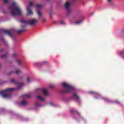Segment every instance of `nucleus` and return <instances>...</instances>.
Segmentation results:
<instances>
[{
  "label": "nucleus",
  "mask_w": 124,
  "mask_h": 124,
  "mask_svg": "<svg viewBox=\"0 0 124 124\" xmlns=\"http://www.w3.org/2000/svg\"><path fill=\"white\" fill-rule=\"evenodd\" d=\"M73 97H74V98L77 99V100H78V102L80 101V98L76 93L73 94Z\"/></svg>",
  "instance_id": "nucleus-11"
},
{
  "label": "nucleus",
  "mask_w": 124,
  "mask_h": 124,
  "mask_svg": "<svg viewBox=\"0 0 124 124\" xmlns=\"http://www.w3.org/2000/svg\"><path fill=\"white\" fill-rule=\"evenodd\" d=\"M51 106H55V104L52 103L51 104Z\"/></svg>",
  "instance_id": "nucleus-29"
},
{
  "label": "nucleus",
  "mask_w": 124,
  "mask_h": 124,
  "mask_svg": "<svg viewBox=\"0 0 124 124\" xmlns=\"http://www.w3.org/2000/svg\"><path fill=\"white\" fill-rule=\"evenodd\" d=\"M71 111H72H72H73V109H72V110H71Z\"/></svg>",
  "instance_id": "nucleus-39"
},
{
  "label": "nucleus",
  "mask_w": 124,
  "mask_h": 124,
  "mask_svg": "<svg viewBox=\"0 0 124 124\" xmlns=\"http://www.w3.org/2000/svg\"><path fill=\"white\" fill-rule=\"evenodd\" d=\"M36 8L37 9V14L39 17L41 16V12L39 9H41V8H43V5L41 4H38L36 5Z\"/></svg>",
  "instance_id": "nucleus-6"
},
{
  "label": "nucleus",
  "mask_w": 124,
  "mask_h": 124,
  "mask_svg": "<svg viewBox=\"0 0 124 124\" xmlns=\"http://www.w3.org/2000/svg\"><path fill=\"white\" fill-rule=\"evenodd\" d=\"M115 103H117L118 104H121V103L118 101H115Z\"/></svg>",
  "instance_id": "nucleus-26"
},
{
  "label": "nucleus",
  "mask_w": 124,
  "mask_h": 124,
  "mask_svg": "<svg viewBox=\"0 0 124 124\" xmlns=\"http://www.w3.org/2000/svg\"><path fill=\"white\" fill-rule=\"evenodd\" d=\"M47 1H49V0H47Z\"/></svg>",
  "instance_id": "nucleus-40"
},
{
  "label": "nucleus",
  "mask_w": 124,
  "mask_h": 124,
  "mask_svg": "<svg viewBox=\"0 0 124 124\" xmlns=\"http://www.w3.org/2000/svg\"><path fill=\"white\" fill-rule=\"evenodd\" d=\"M21 105H27V101L25 100H22L21 102Z\"/></svg>",
  "instance_id": "nucleus-13"
},
{
  "label": "nucleus",
  "mask_w": 124,
  "mask_h": 124,
  "mask_svg": "<svg viewBox=\"0 0 124 124\" xmlns=\"http://www.w3.org/2000/svg\"><path fill=\"white\" fill-rule=\"evenodd\" d=\"M70 5H71V3H68V2H66L65 4V8L67 10L68 14H69V13H70V10H69V7H70Z\"/></svg>",
  "instance_id": "nucleus-9"
},
{
  "label": "nucleus",
  "mask_w": 124,
  "mask_h": 124,
  "mask_svg": "<svg viewBox=\"0 0 124 124\" xmlns=\"http://www.w3.org/2000/svg\"><path fill=\"white\" fill-rule=\"evenodd\" d=\"M22 72L21 71L18 70L16 71V74H20Z\"/></svg>",
  "instance_id": "nucleus-19"
},
{
  "label": "nucleus",
  "mask_w": 124,
  "mask_h": 124,
  "mask_svg": "<svg viewBox=\"0 0 124 124\" xmlns=\"http://www.w3.org/2000/svg\"><path fill=\"white\" fill-rule=\"evenodd\" d=\"M0 66H1V64H0Z\"/></svg>",
  "instance_id": "nucleus-37"
},
{
  "label": "nucleus",
  "mask_w": 124,
  "mask_h": 124,
  "mask_svg": "<svg viewBox=\"0 0 124 124\" xmlns=\"http://www.w3.org/2000/svg\"><path fill=\"white\" fill-rule=\"evenodd\" d=\"M45 21H46V19H43V22H45Z\"/></svg>",
  "instance_id": "nucleus-35"
},
{
  "label": "nucleus",
  "mask_w": 124,
  "mask_h": 124,
  "mask_svg": "<svg viewBox=\"0 0 124 124\" xmlns=\"http://www.w3.org/2000/svg\"><path fill=\"white\" fill-rule=\"evenodd\" d=\"M36 97L40 101H44V100H45V97H44L43 95H38L36 96Z\"/></svg>",
  "instance_id": "nucleus-10"
},
{
  "label": "nucleus",
  "mask_w": 124,
  "mask_h": 124,
  "mask_svg": "<svg viewBox=\"0 0 124 124\" xmlns=\"http://www.w3.org/2000/svg\"><path fill=\"white\" fill-rule=\"evenodd\" d=\"M62 86L64 88V90L62 91V93H68L73 90V87L65 82L62 83Z\"/></svg>",
  "instance_id": "nucleus-3"
},
{
  "label": "nucleus",
  "mask_w": 124,
  "mask_h": 124,
  "mask_svg": "<svg viewBox=\"0 0 124 124\" xmlns=\"http://www.w3.org/2000/svg\"><path fill=\"white\" fill-rule=\"evenodd\" d=\"M35 64L36 66H37V64H38V63H35Z\"/></svg>",
  "instance_id": "nucleus-33"
},
{
  "label": "nucleus",
  "mask_w": 124,
  "mask_h": 124,
  "mask_svg": "<svg viewBox=\"0 0 124 124\" xmlns=\"http://www.w3.org/2000/svg\"><path fill=\"white\" fill-rule=\"evenodd\" d=\"M24 31H25V30H21L18 31V32L19 33H22V32H24Z\"/></svg>",
  "instance_id": "nucleus-17"
},
{
  "label": "nucleus",
  "mask_w": 124,
  "mask_h": 124,
  "mask_svg": "<svg viewBox=\"0 0 124 124\" xmlns=\"http://www.w3.org/2000/svg\"><path fill=\"white\" fill-rule=\"evenodd\" d=\"M11 83H13V84H18L17 83V81L13 78L11 79Z\"/></svg>",
  "instance_id": "nucleus-14"
},
{
  "label": "nucleus",
  "mask_w": 124,
  "mask_h": 124,
  "mask_svg": "<svg viewBox=\"0 0 124 124\" xmlns=\"http://www.w3.org/2000/svg\"><path fill=\"white\" fill-rule=\"evenodd\" d=\"M76 23V24H77V25H79V24H81V23H82V21L79 20L77 21Z\"/></svg>",
  "instance_id": "nucleus-18"
},
{
  "label": "nucleus",
  "mask_w": 124,
  "mask_h": 124,
  "mask_svg": "<svg viewBox=\"0 0 124 124\" xmlns=\"http://www.w3.org/2000/svg\"><path fill=\"white\" fill-rule=\"evenodd\" d=\"M14 73V71H11L9 72V75H11V74Z\"/></svg>",
  "instance_id": "nucleus-25"
},
{
  "label": "nucleus",
  "mask_w": 124,
  "mask_h": 124,
  "mask_svg": "<svg viewBox=\"0 0 124 124\" xmlns=\"http://www.w3.org/2000/svg\"><path fill=\"white\" fill-rule=\"evenodd\" d=\"M16 56H17V54H16V53H14L13 54V57H16Z\"/></svg>",
  "instance_id": "nucleus-28"
},
{
  "label": "nucleus",
  "mask_w": 124,
  "mask_h": 124,
  "mask_svg": "<svg viewBox=\"0 0 124 124\" xmlns=\"http://www.w3.org/2000/svg\"><path fill=\"white\" fill-rule=\"evenodd\" d=\"M17 63H18V64H21V63H22V62H21V61H20L19 60H18L17 61Z\"/></svg>",
  "instance_id": "nucleus-23"
},
{
  "label": "nucleus",
  "mask_w": 124,
  "mask_h": 124,
  "mask_svg": "<svg viewBox=\"0 0 124 124\" xmlns=\"http://www.w3.org/2000/svg\"><path fill=\"white\" fill-rule=\"evenodd\" d=\"M90 93H94V92H90Z\"/></svg>",
  "instance_id": "nucleus-34"
},
{
  "label": "nucleus",
  "mask_w": 124,
  "mask_h": 124,
  "mask_svg": "<svg viewBox=\"0 0 124 124\" xmlns=\"http://www.w3.org/2000/svg\"><path fill=\"white\" fill-rule=\"evenodd\" d=\"M23 97L27 98H31V95L30 94H26V95H23Z\"/></svg>",
  "instance_id": "nucleus-12"
},
{
  "label": "nucleus",
  "mask_w": 124,
  "mask_h": 124,
  "mask_svg": "<svg viewBox=\"0 0 124 124\" xmlns=\"http://www.w3.org/2000/svg\"><path fill=\"white\" fill-rule=\"evenodd\" d=\"M15 88H8L5 90L0 92V94L4 97V98H9L11 96L10 93L14 91Z\"/></svg>",
  "instance_id": "nucleus-2"
},
{
  "label": "nucleus",
  "mask_w": 124,
  "mask_h": 124,
  "mask_svg": "<svg viewBox=\"0 0 124 124\" xmlns=\"http://www.w3.org/2000/svg\"><path fill=\"white\" fill-rule=\"evenodd\" d=\"M60 24H61V25H64V21L62 20V21H60Z\"/></svg>",
  "instance_id": "nucleus-22"
},
{
  "label": "nucleus",
  "mask_w": 124,
  "mask_h": 124,
  "mask_svg": "<svg viewBox=\"0 0 124 124\" xmlns=\"http://www.w3.org/2000/svg\"><path fill=\"white\" fill-rule=\"evenodd\" d=\"M78 115H80V113H79V112H78Z\"/></svg>",
  "instance_id": "nucleus-36"
},
{
  "label": "nucleus",
  "mask_w": 124,
  "mask_h": 124,
  "mask_svg": "<svg viewBox=\"0 0 124 124\" xmlns=\"http://www.w3.org/2000/svg\"><path fill=\"white\" fill-rule=\"evenodd\" d=\"M30 80H31V78H30V77H28L27 78V82H28V83H30Z\"/></svg>",
  "instance_id": "nucleus-21"
},
{
  "label": "nucleus",
  "mask_w": 124,
  "mask_h": 124,
  "mask_svg": "<svg viewBox=\"0 0 124 124\" xmlns=\"http://www.w3.org/2000/svg\"><path fill=\"white\" fill-rule=\"evenodd\" d=\"M107 1L109 2V3H111V0H107Z\"/></svg>",
  "instance_id": "nucleus-30"
},
{
  "label": "nucleus",
  "mask_w": 124,
  "mask_h": 124,
  "mask_svg": "<svg viewBox=\"0 0 124 124\" xmlns=\"http://www.w3.org/2000/svg\"><path fill=\"white\" fill-rule=\"evenodd\" d=\"M21 23L23 25H30V26H34L37 24V20L35 19H31L29 21L21 20Z\"/></svg>",
  "instance_id": "nucleus-4"
},
{
  "label": "nucleus",
  "mask_w": 124,
  "mask_h": 124,
  "mask_svg": "<svg viewBox=\"0 0 124 124\" xmlns=\"http://www.w3.org/2000/svg\"><path fill=\"white\" fill-rule=\"evenodd\" d=\"M3 0L5 2V3H8V2H9V1L8 0Z\"/></svg>",
  "instance_id": "nucleus-20"
},
{
  "label": "nucleus",
  "mask_w": 124,
  "mask_h": 124,
  "mask_svg": "<svg viewBox=\"0 0 124 124\" xmlns=\"http://www.w3.org/2000/svg\"><path fill=\"white\" fill-rule=\"evenodd\" d=\"M50 88H53V86H50Z\"/></svg>",
  "instance_id": "nucleus-38"
},
{
  "label": "nucleus",
  "mask_w": 124,
  "mask_h": 124,
  "mask_svg": "<svg viewBox=\"0 0 124 124\" xmlns=\"http://www.w3.org/2000/svg\"><path fill=\"white\" fill-rule=\"evenodd\" d=\"M1 58H6V55H3L1 56Z\"/></svg>",
  "instance_id": "nucleus-27"
},
{
  "label": "nucleus",
  "mask_w": 124,
  "mask_h": 124,
  "mask_svg": "<svg viewBox=\"0 0 124 124\" xmlns=\"http://www.w3.org/2000/svg\"><path fill=\"white\" fill-rule=\"evenodd\" d=\"M119 55H122L123 54V51H121L119 53Z\"/></svg>",
  "instance_id": "nucleus-31"
},
{
  "label": "nucleus",
  "mask_w": 124,
  "mask_h": 124,
  "mask_svg": "<svg viewBox=\"0 0 124 124\" xmlns=\"http://www.w3.org/2000/svg\"><path fill=\"white\" fill-rule=\"evenodd\" d=\"M11 14L14 17L16 15H22V10L19 6L16 5V3L13 2L12 5L10 7Z\"/></svg>",
  "instance_id": "nucleus-1"
},
{
  "label": "nucleus",
  "mask_w": 124,
  "mask_h": 124,
  "mask_svg": "<svg viewBox=\"0 0 124 124\" xmlns=\"http://www.w3.org/2000/svg\"><path fill=\"white\" fill-rule=\"evenodd\" d=\"M29 5L27 6V14L28 15H32V14H33V13L32 12V11L31 10V6H33V2L29 1Z\"/></svg>",
  "instance_id": "nucleus-5"
},
{
  "label": "nucleus",
  "mask_w": 124,
  "mask_h": 124,
  "mask_svg": "<svg viewBox=\"0 0 124 124\" xmlns=\"http://www.w3.org/2000/svg\"><path fill=\"white\" fill-rule=\"evenodd\" d=\"M35 106H41V104H38V103H36Z\"/></svg>",
  "instance_id": "nucleus-24"
},
{
  "label": "nucleus",
  "mask_w": 124,
  "mask_h": 124,
  "mask_svg": "<svg viewBox=\"0 0 124 124\" xmlns=\"http://www.w3.org/2000/svg\"><path fill=\"white\" fill-rule=\"evenodd\" d=\"M0 31L1 32H3V33H6V34H7L9 36H11V33L13 32V30L11 31H7L5 30H0Z\"/></svg>",
  "instance_id": "nucleus-8"
},
{
  "label": "nucleus",
  "mask_w": 124,
  "mask_h": 124,
  "mask_svg": "<svg viewBox=\"0 0 124 124\" xmlns=\"http://www.w3.org/2000/svg\"><path fill=\"white\" fill-rule=\"evenodd\" d=\"M24 86V83H18V89H20V88H22Z\"/></svg>",
  "instance_id": "nucleus-15"
},
{
  "label": "nucleus",
  "mask_w": 124,
  "mask_h": 124,
  "mask_svg": "<svg viewBox=\"0 0 124 124\" xmlns=\"http://www.w3.org/2000/svg\"><path fill=\"white\" fill-rule=\"evenodd\" d=\"M103 99H104V100H105V101H107V102H110V101H110V100H109L106 98H104Z\"/></svg>",
  "instance_id": "nucleus-16"
},
{
  "label": "nucleus",
  "mask_w": 124,
  "mask_h": 124,
  "mask_svg": "<svg viewBox=\"0 0 124 124\" xmlns=\"http://www.w3.org/2000/svg\"><path fill=\"white\" fill-rule=\"evenodd\" d=\"M47 63V61H45L43 62V64Z\"/></svg>",
  "instance_id": "nucleus-32"
},
{
  "label": "nucleus",
  "mask_w": 124,
  "mask_h": 124,
  "mask_svg": "<svg viewBox=\"0 0 124 124\" xmlns=\"http://www.w3.org/2000/svg\"><path fill=\"white\" fill-rule=\"evenodd\" d=\"M37 92H42L45 96H48L49 95V93L46 90V89H38Z\"/></svg>",
  "instance_id": "nucleus-7"
}]
</instances>
